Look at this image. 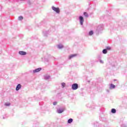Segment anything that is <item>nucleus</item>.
<instances>
[{
  "label": "nucleus",
  "instance_id": "obj_18",
  "mask_svg": "<svg viewBox=\"0 0 127 127\" xmlns=\"http://www.w3.org/2000/svg\"><path fill=\"white\" fill-rule=\"evenodd\" d=\"M53 105L54 106H56V105H57V102H54Z\"/></svg>",
  "mask_w": 127,
  "mask_h": 127
},
{
  "label": "nucleus",
  "instance_id": "obj_2",
  "mask_svg": "<svg viewBox=\"0 0 127 127\" xmlns=\"http://www.w3.org/2000/svg\"><path fill=\"white\" fill-rule=\"evenodd\" d=\"M53 10H54V11H56L57 13H59L60 12V9H59V8H56L54 6L52 7Z\"/></svg>",
  "mask_w": 127,
  "mask_h": 127
},
{
  "label": "nucleus",
  "instance_id": "obj_20",
  "mask_svg": "<svg viewBox=\"0 0 127 127\" xmlns=\"http://www.w3.org/2000/svg\"><path fill=\"white\" fill-rule=\"evenodd\" d=\"M5 106H9L10 104H5Z\"/></svg>",
  "mask_w": 127,
  "mask_h": 127
},
{
  "label": "nucleus",
  "instance_id": "obj_4",
  "mask_svg": "<svg viewBox=\"0 0 127 127\" xmlns=\"http://www.w3.org/2000/svg\"><path fill=\"white\" fill-rule=\"evenodd\" d=\"M41 71V68L39 67V68H38L35 70H33V72L34 73H37L38 72H39Z\"/></svg>",
  "mask_w": 127,
  "mask_h": 127
},
{
  "label": "nucleus",
  "instance_id": "obj_12",
  "mask_svg": "<svg viewBox=\"0 0 127 127\" xmlns=\"http://www.w3.org/2000/svg\"><path fill=\"white\" fill-rule=\"evenodd\" d=\"M102 52L103 54H107L108 52L107 51V49H104Z\"/></svg>",
  "mask_w": 127,
  "mask_h": 127
},
{
  "label": "nucleus",
  "instance_id": "obj_17",
  "mask_svg": "<svg viewBox=\"0 0 127 127\" xmlns=\"http://www.w3.org/2000/svg\"><path fill=\"white\" fill-rule=\"evenodd\" d=\"M58 48H59V49H61V48H63V46L62 45H59L58 46Z\"/></svg>",
  "mask_w": 127,
  "mask_h": 127
},
{
  "label": "nucleus",
  "instance_id": "obj_19",
  "mask_svg": "<svg viewBox=\"0 0 127 127\" xmlns=\"http://www.w3.org/2000/svg\"><path fill=\"white\" fill-rule=\"evenodd\" d=\"M107 49L108 50H111V48H110V47H107Z\"/></svg>",
  "mask_w": 127,
  "mask_h": 127
},
{
  "label": "nucleus",
  "instance_id": "obj_13",
  "mask_svg": "<svg viewBox=\"0 0 127 127\" xmlns=\"http://www.w3.org/2000/svg\"><path fill=\"white\" fill-rule=\"evenodd\" d=\"M83 14L84 16H85L86 17H88L89 16L87 12H84Z\"/></svg>",
  "mask_w": 127,
  "mask_h": 127
},
{
  "label": "nucleus",
  "instance_id": "obj_7",
  "mask_svg": "<svg viewBox=\"0 0 127 127\" xmlns=\"http://www.w3.org/2000/svg\"><path fill=\"white\" fill-rule=\"evenodd\" d=\"M77 56V54H74V55H71L68 57V59H72V58H74V57H76Z\"/></svg>",
  "mask_w": 127,
  "mask_h": 127
},
{
  "label": "nucleus",
  "instance_id": "obj_10",
  "mask_svg": "<svg viewBox=\"0 0 127 127\" xmlns=\"http://www.w3.org/2000/svg\"><path fill=\"white\" fill-rule=\"evenodd\" d=\"M116 86L113 84H111L110 89H115Z\"/></svg>",
  "mask_w": 127,
  "mask_h": 127
},
{
  "label": "nucleus",
  "instance_id": "obj_8",
  "mask_svg": "<svg viewBox=\"0 0 127 127\" xmlns=\"http://www.w3.org/2000/svg\"><path fill=\"white\" fill-rule=\"evenodd\" d=\"M58 114H62L64 112V109H58L57 111Z\"/></svg>",
  "mask_w": 127,
  "mask_h": 127
},
{
  "label": "nucleus",
  "instance_id": "obj_15",
  "mask_svg": "<svg viewBox=\"0 0 127 127\" xmlns=\"http://www.w3.org/2000/svg\"><path fill=\"white\" fill-rule=\"evenodd\" d=\"M93 34H94V32H93V31H90L89 33V35L92 36L93 35Z\"/></svg>",
  "mask_w": 127,
  "mask_h": 127
},
{
  "label": "nucleus",
  "instance_id": "obj_1",
  "mask_svg": "<svg viewBox=\"0 0 127 127\" xmlns=\"http://www.w3.org/2000/svg\"><path fill=\"white\" fill-rule=\"evenodd\" d=\"M78 84H77V83L73 84L71 85V88L72 90H77V89H78Z\"/></svg>",
  "mask_w": 127,
  "mask_h": 127
},
{
  "label": "nucleus",
  "instance_id": "obj_11",
  "mask_svg": "<svg viewBox=\"0 0 127 127\" xmlns=\"http://www.w3.org/2000/svg\"><path fill=\"white\" fill-rule=\"evenodd\" d=\"M72 122H73V119H69L67 121L68 124H71V123H72Z\"/></svg>",
  "mask_w": 127,
  "mask_h": 127
},
{
  "label": "nucleus",
  "instance_id": "obj_6",
  "mask_svg": "<svg viewBox=\"0 0 127 127\" xmlns=\"http://www.w3.org/2000/svg\"><path fill=\"white\" fill-rule=\"evenodd\" d=\"M19 54H20V55H26L27 53L24 51H19Z\"/></svg>",
  "mask_w": 127,
  "mask_h": 127
},
{
  "label": "nucleus",
  "instance_id": "obj_5",
  "mask_svg": "<svg viewBox=\"0 0 127 127\" xmlns=\"http://www.w3.org/2000/svg\"><path fill=\"white\" fill-rule=\"evenodd\" d=\"M21 84H18V85H17V86H16V91H19V90L20 89H21Z\"/></svg>",
  "mask_w": 127,
  "mask_h": 127
},
{
  "label": "nucleus",
  "instance_id": "obj_14",
  "mask_svg": "<svg viewBox=\"0 0 127 127\" xmlns=\"http://www.w3.org/2000/svg\"><path fill=\"white\" fill-rule=\"evenodd\" d=\"M23 19V17L22 16H20L18 17V20H22Z\"/></svg>",
  "mask_w": 127,
  "mask_h": 127
},
{
  "label": "nucleus",
  "instance_id": "obj_3",
  "mask_svg": "<svg viewBox=\"0 0 127 127\" xmlns=\"http://www.w3.org/2000/svg\"><path fill=\"white\" fill-rule=\"evenodd\" d=\"M79 20L81 25H83V22H84V18L82 16H79Z\"/></svg>",
  "mask_w": 127,
  "mask_h": 127
},
{
  "label": "nucleus",
  "instance_id": "obj_9",
  "mask_svg": "<svg viewBox=\"0 0 127 127\" xmlns=\"http://www.w3.org/2000/svg\"><path fill=\"white\" fill-rule=\"evenodd\" d=\"M111 112L112 113V114H116V113H117V110H116L115 109H112L111 110Z\"/></svg>",
  "mask_w": 127,
  "mask_h": 127
},
{
  "label": "nucleus",
  "instance_id": "obj_16",
  "mask_svg": "<svg viewBox=\"0 0 127 127\" xmlns=\"http://www.w3.org/2000/svg\"><path fill=\"white\" fill-rule=\"evenodd\" d=\"M65 86H66V84L65 83H62V88H64V87H65Z\"/></svg>",
  "mask_w": 127,
  "mask_h": 127
}]
</instances>
